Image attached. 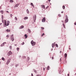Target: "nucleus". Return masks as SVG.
<instances>
[{
	"instance_id": "09e8293b",
	"label": "nucleus",
	"mask_w": 76,
	"mask_h": 76,
	"mask_svg": "<svg viewBox=\"0 0 76 76\" xmlns=\"http://www.w3.org/2000/svg\"><path fill=\"white\" fill-rule=\"evenodd\" d=\"M2 24V23H0V25H1Z\"/></svg>"
},
{
	"instance_id": "393cba45",
	"label": "nucleus",
	"mask_w": 76,
	"mask_h": 76,
	"mask_svg": "<svg viewBox=\"0 0 76 76\" xmlns=\"http://www.w3.org/2000/svg\"><path fill=\"white\" fill-rule=\"evenodd\" d=\"M2 60H3V61H4V60H5V59H4V58L3 57H2Z\"/></svg>"
},
{
	"instance_id": "a878e982",
	"label": "nucleus",
	"mask_w": 76,
	"mask_h": 76,
	"mask_svg": "<svg viewBox=\"0 0 76 76\" xmlns=\"http://www.w3.org/2000/svg\"><path fill=\"white\" fill-rule=\"evenodd\" d=\"M62 8L63 9H65V6H63L62 7Z\"/></svg>"
},
{
	"instance_id": "6e6552de",
	"label": "nucleus",
	"mask_w": 76,
	"mask_h": 76,
	"mask_svg": "<svg viewBox=\"0 0 76 76\" xmlns=\"http://www.w3.org/2000/svg\"><path fill=\"white\" fill-rule=\"evenodd\" d=\"M4 44H6V42H4L1 45V47H3V46H4Z\"/></svg>"
},
{
	"instance_id": "a211bd4d",
	"label": "nucleus",
	"mask_w": 76,
	"mask_h": 76,
	"mask_svg": "<svg viewBox=\"0 0 76 76\" xmlns=\"http://www.w3.org/2000/svg\"><path fill=\"white\" fill-rule=\"evenodd\" d=\"M42 8H43V9H45V5H42Z\"/></svg>"
},
{
	"instance_id": "f257e3e1",
	"label": "nucleus",
	"mask_w": 76,
	"mask_h": 76,
	"mask_svg": "<svg viewBox=\"0 0 76 76\" xmlns=\"http://www.w3.org/2000/svg\"><path fill=\"white\" fill-rule=\"evenodd\" d=\"M10 23V22L9 21H8L7 22L6 21V20H4V24L6 26H8L9 25V23Z\"/></svg>"
},
{
	"instance_id": "37998d69",
	"label": "nucleus",
	"mask_w": 76,
	"mask_h": 76,
	"mask_svg": "<svg viewBox=\"0 0 76 76\" xmlns=\"http://www.w3.org/2000/svg\"><path fill=\"white\" fill-rule=\"evenodd\" d=\"M28 60H29L30 58H29V57H28Z\"/></svg>"
},
{
	"instance_id": "9b49d317",
	"label": "nucleus",
	"mask_w": 76,
	"mask_h": 76,
	"mask_svg": "<svg viewBox=\"0 0 76 76\" xmlns=\"http://www.w3.org/2000/svg\"><path fill=\"white\" fill-rule=\"evenodd\" d=\"M28 18L27 17H25L24 18V20H26V19H28Z\"/></svg>"
},
{
	"instance_id": "dca6fc26",
	"label": "nucleus",
	"mask_w": 76,
	"mask_h": 76,
	"mask_svg": "<svg viewBox=\"0 0 76 76\" xmlns=\"http://www.w3.org/2000/svg\"><path fill=\"white\" fill-rule=\"evenodd\" d=\"M26 12L28 14H29V10H28V9H27L26 10Z\"/></svg>"
},
{
	"instance_id": "7ed1b4c3",
	"label": "nucleus",
	"mask_w": 76,
	"mask_h": 76,
	"mask_svg": "<svg viewBox=\"0 0 76 76\" xmlns=\"http://www.w3.org/2000/svg\"><path fill=\"white\" fill-rule=\"evenodd\" d=\"M31 44L32 46H34V45H35L36 42H34V41L32 40L31 42Z\"/></svg>"
},
{
	"instance_id": "3c124183",
	"label": "nucleus",
	"mask_w": 76,
	"mask_h": 76,
	"mask_svg": "<svg viewBox=\"0 0 76 76\" xmlns=\"http://www.w3.org/2000/svg\"><path fill=\"white\" fill-rule=\"evenodd\" d=\"M60 60L61 61H61V58L60 59Z\"/></svg>"
},
{
	"instance_id": "de8ad7c7",
	"label": "nucleus",
	"mask_w": 76,
	"mask_h": 76,
	"mask_svg": "<svg viewBox=\"0 0 76 76\" xmlns=\"http://www.w3.org/2000/svg\"><path fill=\"white\" fill-rule=\"evenodd\" d=\"M50 1H51V0H48V1H49V2H50Z\"/></svg>"
},
{
	"instance_id": "a18cd8bd",
	"label": "nucleus",
	"mask_w": 76,
	"mask_h": 76,
	"mask_svg": "<svg viewBox=\"0 0 76 76\" xmlns=\"http://www.w3.org/2000/svg\"><path fill=\"white\" fill-rule=\"evenodd\" d=\"M31 76H34L32 73L31 74Z\"/></svg>"
},
{
	"instance_id": "c756f323",
	"label": "nucleus",
	"mask_w": 76,
	"mask_h": 76,
	"mask_svg": "<svg viewBox=\"0 0 76 76\" xmlns=\"http://www.w3.org/2000/svg\"><path fill=\"white\" fill-rule=\"evenodd\" d=\"M15 20H18V18H16V17H15Z\"/></svg>"
},
{
	"instance_id": "f03ea898",
	"label": "nucleus",
	"mask_w": 76,
	"mask_h": 76,
	"mask_svg": "<svg viewBox=\"0 0 76 76\" xmlns=\"http://www.w3.org/2000/svg\"><path fill=\"white\" fill-rule=\"evenodd\" d=\"M69 21V19H68V17L66 15L65 16V23H67V22H68V21Z\"/></svg>"
},
{
	"instance_id": "f704fd0d",
	"label": "nucleus",
	"mask_w": 76,
	"mask_h": 76,
	"mask_svg": "<svg viewBox=\"0 0 76 76\" xmlns=\"http://www.w3.org/2000/svg\"><path fill=\"white\" fill-rule=\"evenodd\" d=\"M10 17H12V16H13V15H12V14H10Z\"/></svg>"
},
{
	"instance_id": "412c9836",
	"label": "nucleus",
	"mask_w": 76,
	"mask_h": 76,
	"mask_svg": "<svg viewBox=\"0 0 76 76\" xmlns=\"http://www.w3.org/2000/svg\"><path fill=\"white\" fill-rule=\"evenodd\" d=\"M67 55L66 53L65 54V57H67Z\"/></svg>"
},
{
	"instance_id": "052dcab7",
	"label": "nucleus",
	"mask_w": 76,
	"mask_h": 76,
	"mask_svg": "<svg viewBox=\"0 0 76 76\" xmlns=\"http://www.w3.org/2000/svg\"><path fill=\"white\" fill-rule=\"evenodd\" d=\"M0 8H1V7H0Z\"/></svg>"
},
{
	"instance_id": "423d86ee",
	"label": "nucleus",
	"mask_w": 76,
	"mask_h": 76,
	"mask_svg": "<svg viewBox=\"0 0 76 76\" xmlns=\"http://www.w3.org/2000/svg\"><path fill=\"white\" fill-rule=\"evenodd\" d=\"M10 62V59H9L8 60H7V62L6 64L7 65H8V64H9V63Z\"/></svg>"
},
{
	"instance_id": "13d9d810",
	"label": "nucleus",
	"mask_w": 76,
	"mask_h": 76,
	"mask_svg": "<svg viewBox=\"0 0 76 76\" xmlns=\"http://www.w3.org/2000/svg\"><path fill=\"white\" fill-rule=\"evenodd\" d=\"M11 75V73L9 74V75Z\"/></svg>"
},
{
	"instance_id": "5701e85b",
	"label": "nucleus",
	"mask_w": 76,
	"mask_h": 76,
	"mask_svg": "<svg viewBox=\"0 0 76 76\" xmlns=\"http://www.w3.org/2000/svg\"><path fill=\"white\" fill-rule=\"evenodd\" d=\"M54 43H53L52 44V48H54Z\"/></svg>"
},
{
	"instance_id": "20e7f679",
	"label": "nucleus",
	"mask_w": 76,
	"mask_h": 76,
	"mask_svg": "<svg viewBox=\"0 0 76 76\" xmlns=\"http://www.w3.org/2000/svg\"><path fill=\"white\" fill-rule=\"evenodd\" d=\"M10 39L12 41H13L15 40L14 39V37H13V34H12L10 37Z\"/></svg>"
},
{
	"instance_id": "aec40b11",
	"label": "nucleus",
	"mask_w": 76,
	"mask_h": 76,
	"mask_svg": "<svg viewBox=\"0 0 76 76\" xmlns=\"http://www.w3.org/2000/svg\"><path fill=\"white\" fill-rule=\"evenodd\" d=\"M19 5V4H16L15 5V7H18V6Z\"/></svg>"
},
{
	"instance_id": "4468645a",
	"label": "nucleus",
	"mask_w": 76,
	"mask_h": 76,
	"mask_svg": "<svg viewBox=\"0 0 76 76\" xmlns=\"http://www.w3.org/2000/svg\"><path fill=\"white\" fill-rule=\"evenodd\" d=\"M28 32L29 33H31V30L29 29H28Z\"/></svg>"
},
{
	"instance_id": "ddd939ff",
	"label": "nucleus",
	"mask_w": 76,
	"mask_h": 76,
	"mask_svg": "<svg viewBox=\"0 0 76 76\" xmlns=\"http://www.w3.org/2000/svg\"><path fill=\"white\" fill-rule=\"evenodd\" d=\"M6 31L7 32H10V30L8 29H7L6 30Z\"/></svg>"
},
{
	"instance_id": "9d476101",
	"label": "nucleus",
	"mask_w": 76,
	"mask_h": 76,
	"mask_svg": "<svg viewBox=\"0 0 76 76\" xmlns=\"http://www.w3.org/2000/svg\"><path fill=\"white\" fill-rule=\"evenodd\" d=\"M23 28H24V26H20V29H22Z\"/></svg>"
},
{
	"instance_id": "58836bf2",
	"label": "nucleus",
	"mask_w": 76,
	"mask_h": 76,
	"mask_svg": "<svg viewBox=\"0 0 76 76\" xmlns=\"http://www.w3.org/2000/svg\"><path fill=\"white\" fill-rule=\"evenodd\" d=\"M36 76H41V75H37Z\"/></svg>"
},
{
	"instance_id": "603ef678",
	"label": "nucleus",
	"mask_w": 76,
	"mask_h": 76,
	"mask_svg": "<svg viewBox=\"0 0 76 76\" xmlns=\"http://www.w3.org/2000/svg\"><path fill=\"white\" fill-rule=\"evenodd\" d=\"M75 25H76V23H75Z\"/></svg>"
},
{
	"instance_id": "f8f14e48",
	"label": "nucleus",
	"mask_w": 76,
	"mask_h": 76,
	"mask_svg": "<svg viewBox=\"0 0 76 76\" xmlns=\"http://www.w3.org/2000/svg\"><path fill=\"white\" fill-rule=\"evenodd\" d=\"M30 4L33 7H34V5L33 4V3H31Z\"/></svg>"
},
{
	"instance_id": "c85d7f7f",
	"label": "nucleus",
	"mask_w": 76,
	"mask_h": 76,
	"mask_svg": "<svg viewBox=\"0 0 76 76\" xmlns=\"http://www.w3.org/2000/svg\"><path fill=\"white\" fill-rule=\"evenodd\" d=\"M18 66H19V65H18V64H16L15 65V67H17Z\"/></svg>"
},
{
	"instance_id": "6e6d98bb",
	"label": "nucleus",
	"mask_w": 76,
	"mask_h": 76,
	"mask_svg": "<svg viewBox=\"0 0 76 76\" xmlns=\"http://www.w3.org/2000/svg\"><path fill=\"white\" fill-rule=\"evenodd\" d=\"M67 76H69V74H68V75H67Z\"/></svg>"
},
{
	"instance_id": "864d4df0",
	"label": "nucleus",
	"mask_w": 76,
	"mask_h": 76,
	"mask_svg": "<svg viewBox=\"0 0 76 76\" xmlns=\"http://www.w3.org/2000/svg\"><path fill=\"white\" fill-rule=\"evenodd\" d=\"M15 46H16V45H17L15 44Z\"/></svg>"
},
{
	"instance_id": "7c9ffc66",
	"label": "nucleus",
	"mask_w": 76,
	"mask_h": 76,
	"mask_svg": "<svg viewBox=\"0 0 76 76\" xmlns=\"http://www.w3.org/2000/svg\"><path fill=\"white\" fill-rule=\"evenodd\" d=\"M17 51H19V48H17Z\"/></svg>"
},
{
	"instance_id": "4d7b16f0",
	"label": "nucleus",
	"mask_w": 76,
	"mask_h": 76,
	"mask_svg": "<svg viewBox=\"0 0 76 76\" xmlns=\"http://www.w3.org/2000/svg\"><path fill=\"white\" fill-rule=\"evenodd\" d=\"M44 70H45V68H44Z\"/></svg>"
},
{
	"instance_id": "c9c22d12",
	"label": "nucleus",
	"mask_w": 76,
	"mask_h": 76,
	"mask_svg": "<svg viewBox=\"0 0 76 76\" xmlns=\"http://www.w3.org/2000/svg\"><path fill=\"white\" fill-rule=\"evenodd\" d=\"M44 34L43 33L42 35H41L42 37H43V36H44Z\"/></svg>"
},
{
	"instance_id": "0eeeda50",
	"label": "nucleus",
	"mask_w": 76,
	"mask_h": 76,
	"mask_svg": "<svg viewBox=\"0 0 76 76\" xmlns=\"http://www.w3.org/2000/svg\"><path fill=\"white\" fill-rule=\"evenodd\" d=\"M12 52L10 51H9L8 54V56H9L10 55H12Z\"/></svg>"
},
{
	"instance_id": "79ce46f5",
	"label": "nucleus",
	"mask_w": 76,
	"mask_h": 76,
	"mask_svg": "<svg viewBox=\"0 0 76 76\" xmlns=\"http://www.w3.org/2000/svg\"><path fill=\"white\" fill-rule=\"evenodd\" d=\"M41 29H44V27H41Z\"/></svg>"
},
{
	"instance_id": "f3484780",
	"label": "nucleus",
	"mask_w": 76,
	"mask_h": 76,
	"mask_svg": "<svg viewBox=\"0 0 76 76\" xmlns=\"http://www.w3.org/2000/svg\"><path fill=\"white\" fill-rule=\"evenodd\" d=\"M49 69H50V66H48L47 68V70H49Z\"/></svg>"
},
{
	"instance_id": "4be33fe9",
	"label": "nucleus",
	"mask_w": 76,
	"mask_h": 76,
	"mask_svg": "<svg viewBox=\"0 0 76 76\" xmlns=\"http://www.w3.org/2000/svg\"><path fill=\"white\" fill-rule=\"evenodd\" d=\"M62 25L65 29H66V27H65V25H64V24L63 23Z\"/></svg>"
},
{
	"instance_id": "6ab92c4d",
	"label": "nucleus",
	"mask_w": 76,
	"mask_h": 76,
	"mask_svg": "<svg viewBox=\"0 0 76 76\" xmlns=\"http://www.w3.org/2000/svg\"><path fill=\"white\" fill-rule=\"evenodd\" d=\"M10 3H13V0H10Z\"/></svg>"
},
{
	"instance_id": "e433bc0d",
	"label": "nucleus",
	"mask_w": 76,
	"mask_h": 76,
	"mask_svg": "<svg viewBox=\"0 0 76 76\" xmlns=\"http://www.w3.org/2000/svg\"><path fill=\"white\" fill-rule=\"evenodd\" d=\"M7 38H9V35H7Z\"/></svg>"
},
{
	"instance_id": "8fccbe9b",
	"label": "nucleus",
	"mask_w": 76,
	"mask_h": 76,
	"mask_svg": "<svg viewBox=\"0 0 76 76\" xmlns=\"http://www.w3.org/2000/svg\"><path fill=\"white\" fill-rule=\"evenodd\" d=\"M60 53H61V51H60Z\"/></svg>"
},
{
	"instance_id": "4c0bfd02",
	"label": "nucleus",
	"mask_w": 76,
	"mask_h": 76,
	"mask_svg": "<svg viewBox=\"0 0 76 76\" xmlns=\"http://www.w3.org/2000/svg\"><path fill=\"white\" fill-rule=\"evenodd\" d=\"M58 16L59 17H61V15L60 14H58Z\"/></svg>"
},
{
	"instance_id": "bf43d9fd",
	"label": "nucleus",
	"mask_w": 76,
	"mask_h": 76,
	"mask_svg": "<svg viewBox=\"0 0 76 76\" xmlns=\"http://www.w3.org/2000/svg\"><path fill=\"white\" fill-rule=\"evenodd\" d=\"M1 39V38H0V40Z\"/></svg>"
},
{
	"instance_id": "c03bdc74",
	"label": "nucleus",
	"mask_w": 76,
	"mask_h": 76,
	"mask_svg": "<svg viewBox=\"0 0 76 76\" xmlns=\"http://www.w3.org/2000/svg\"><path fill=\"white\" fill-rule=\"evenodd\" d=\"M52 59L53 60V59H54V57H52Z\"/></svg>"
},
{
	"instance_id": "bb28decb",
	"label": "nucleus",
	"mask_w": 76,
	"mask_h": 76,
	"mask_svg": "<svg viewBox=\"0 0 76 76\" xmlns=\"http://www.w3.org/2000/svg\"><path fill=\"white\" fill-rule=\"evenodd\" d=\"M24 37H26V38H27V37H28V36H27V35L26 34H25L24 35Z\"/></svg>"
},
{
	"instance_id": "ea45409f",
	"label": "nucleus",
	"mask_w": 76,
	"mask_h": 76,
	"mask_svg": "<svg viewBox=\"0 0 76 76\" xmlns=\"http://www.w3.org/2000/svg\"><path fill=\"white\" fill-rule=\"evenodd\" d=\"M10 49H12V46H10Z\"/></svg>"
},
{
	"instance_id": "2eb2a0df",
	"label": "nucleus",
	"mask_w": 76,
	"mask_h": 76,
	"mask_svg": "<svg viewBox=\"0 0 76 76\" xmlns=\"http://www.w3.org/2000/svg\"><path fill=\"white\" fill-rule=\"evenodd\" d=\"M0 13H1L2 14H3V13H4V11H3V10H2L0 11Z\"/></svg>"
},
{
	"instance_id": "a19ab883",
	"label": "nucleus",
	"mask_w": 76,
	"mask_h": 76,
	"mask_svg": "<svg viewBox=\"0 0 76 76\" xmlns=\"http://www.w3.org/2000/svg\"><path fill=\"white\" fill-rule=\"evenodd\" d=\"M49 7V6H48L47 7H46V9H48Z\"/></svg>"
},
{
	"instance_id": "2f4dec72",
	"label": "nucleus",
	"mask_w": 76,
	"mask_h": 76,
	"mask_svg": "<svg viewBox=\"0 0 76 76\" xmlns=\"http://www.w3.org/2000/svg\"><path fill=\"white\" fill-rule=\"evenodd\" d=\"M1 18H2V20L4 18L3 17V15H2Z\"/></svg>"
},
{
	"instance_id": "5fc2aeb1",
	"label": "nucleus",
	"mask_w": 76,
	"mask_h": 76,
	"mask_svg": "<svg viewBox=\"0 0 76 76\" xmlns=\"http://www.w3.org/2000/svg\"><path fill=\"white\" fill-rule=\"evenodd\" d=\"M61 13H63V12L62 11L61 12Z\"/></svg>"
},
{
	"instance_id": "49530a36",
	"label": "nucleus",
	"mask_w": 76,
	"mask_h": 76,
	"mask_svg": "<svg viewBox=\"0 0 76 76\" xmlns=\"http://www.w3.org/2000/svg\"><path fill=\"white\" fill-rule=\"evenodd\" d=\"M6 12H7V13H9V11H6Z\"/></svg>"
},
{
	"instance_id": "473e14b6",
	"label": "nucleus",
	"mask_w": 76,
	"mask_h": 76,
	"mask_svg": "<svg viewBox=\"0 0 76 76\" xmlns=\"http://www.w3.org/2000/svg\"><path fill=\"white\" fill-rule=\"evenodd\" d=\"M56 47H58V45L57 44H56Z\"/></svg>"
},
{
	"instance_id": "72a5a7b5",
	"label": "nucleus",
	"mask_w": 76,
	"mask_h": 76,
	"mask_svg": "<svg viewBox=\"0 0 76 76\" xmlns=\"http://www.w3.org/2000/svg\"><path fill=\"white\" fill-rule=\"evenodd\" d=\"M34 72H35V73H37V71H36V70H34Z\"/></svg>"
},
{
	"instance_id": "1a4fd4ad",
	"label": "nucleus",
	"mask_w": 76,
	"mask_h": 76,
	"mask_svg": "<svg viewBox=\"0 0 76 76\" xmlns=\"http://www.w3.org/2000/svg\"><path fill=\"white\" fill-rule=\"evenodd\" d=\"M45 21V18H44L42 19V22H44Z\"/></svg>"
},
{
	"instance_id": "39448f33",
	"label": "nucleus",
	"mask_w": 76,
	"mask_h": 76,
	"mask_svg": "<svg viewBox=\"0 0 76 76\" xmlns=\"http://www.w3.org/2000/svg\"><path fill=\"white\" fill-rule=\"evenodd\" d=\"M33 18L34 22H35V20H36V19L37 18V15H34Z\"/></svg>"
},
{
	"instance_id": "cd10ccee",
	"label": "nucleus",
	"mask_w": 76,
	"mask_h": 76,
	"mask_svg": "<svg viewBox=\"0 0 76 76\" xmlns=\"http://www.w3.org/2000/svg\"><path fill=\"white\" fill-rule=\"evenodd\" d=\"M2 22L3 23H4V20H3V19H2Z\"/></svg>"
},
{
	"instance_id": "680f3d73",
	"label": "nucleus",
	"mask_w": 76,
	"mask_h": 76,
	"mask_svg": "<svg viewBox=\"0 0 76 76\" xmlns=\"http://www.w3.org/2000/svg\"><path fill=\"white\" fill-rule=\"evenodd\" d=\"M75 75H76V73H75Z\"/></svg>"
},
{
	"instance_id": "b1692460",
	"label": "nucleus",
	"mask_w": 76,
	"mask_h": 76,
	"mask_svg": "<svg viewBox=\"0 0 76 76\" xmlns=\"http://www.w3.org/2000/svg\"><path fill=\"white\" fill-rule=\"evenodd\" d=\"M24 44H25V43L23 42L21 44V45H24Z\"/></svg>"
}]
</instances>
